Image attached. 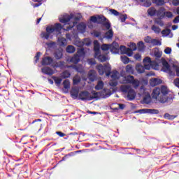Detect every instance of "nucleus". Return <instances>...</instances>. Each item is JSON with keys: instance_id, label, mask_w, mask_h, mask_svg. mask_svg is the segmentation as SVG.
<instances>
[{"instance_id": "f257e3e1", "label": "nucleus", "mask_w": 179, "mask_h": 179, "mask_svg": "<svg viewBox=\"0 0 179 179\" xmlns=\"http://www.w3.org/2000/svg\"><path fill=\"white\" fill-rule=\"evenodd\" d=\"M96 69L99 75H104V73L106 76H110V75L112 80L109 82L110 86L112 87H115V86L118 85L117 80L120 79V73H118L117 71H113L111 72V66H110L109 64H107L104 66L100 64L96 66Z\"/></svg>"}, {"instance_id": "f03ea898", "label": "nucleus", "mask_w": 179, "mask_h": 179, "mask_svg": "<svg viewBox=\"0 0 179 179\" xmlns=\"http://www.w3.org/2000/svg\"><path fill=\"white\" fill-rule=\"evenodd\" d=\"M82 17L80 14H77L76 15L73 14H71L70 15L68 14H65L64 15H61L59 17V20L61 23H64V26L63 27V30H71L72 27H75L76 24L78 23V20H80Z\"/></svg>"}, {"instance_id": "7ed1b4c3", "label": "nucleus", "mask_w": 179, "mask_h": 179, "mask_svg": "<svg viewBox=\"0 0 179 179\" xmlns=\"http://www.w3.org/2000/svg\"><path fill=\"white\" fill-rule=\"evenodd\" d=\"M144 66L142 64H136V71L138 73H143L145 69L148 71L152 69H158L159 65L156 62H152L150 57H145L143 61Z\"/></svg>"}, {"instance_id": "20e7f679", "label": "nucleus", "mask_w": 179, "mask_h": 179, "mask_svg": "<svg viewBox=\"0 0 179 179\" xmlns=\"http://www.w3.org/2000/svg\"><path fill=\"white\" fill-rule=\"evenodd\" d=\"M63 27L60 23H56L55 25L48 26L46 27V32H42L41 34V37L42 38H45V40H48V38H52V33L56 31V34H61V31Z\"/></svg>"}, {"instance_id": "39448f33", "label": "nucleus", "mask_w": 179, "mask_h": 179, "mask_svg": "<svg viewBox=\"0 0 179 179\" xmlns=\"http://www.w3.org/2000/svg\"><path fill=\"white\" fill-rule=\"evenodd\" d=\"M162 71H163V72L169 73V75H170L171 76H173V75H176V72L177 76H179V67L176 65H173L172 66H171L167 61H164L162 62Z\"/></svg>"}, {"instance_id": "423d86ee", "label": "nucleus", "mask_w": 179, "mask_h": 179, "mask_svg": "<svg viewBox=\"0 0 179 179\" xmlns=\"http://www.w3.org/2000/svg\"><path fill=\"white\" fill-rule=\"evenodd\" d=\"M120 83L123 85L130 83V85H132L134 89H136L137 87H139L141 83L137 79H135L133 76H122V80H120Z\"/></svg>"}, {"instance_id": "0eeeda50", "label": "nucleus", "mask_w": 179, "mask_h": 179, "mask_svg": "<svg viewBox=\"0 0 179 179\" xmlns=\"http://www.w3.org/2000/svg\"><path fill=\"white\" fill-rule=\"evenodd\" d=\"M120 90L123 93H127L128 100H134L135 97H136V92H135V90L132 89L131 85H122Z\"/></svg>"}, {"instance_id": "6e6552de", "label": "nucleus", "mask_w": 179, "mask_h": 179, "mask_svg": "<svg viewBox=\"0 0 179 179\" xmlns=\"http://www.w3.org/2000/svg\"><path fill=\"white\" fill-rule=\"evenodd\" d=\"M101 48L103 51L110 50L112 54H118L120 52V45L117 42H113L112 44H103Z\"/></svg>"}, {"instance_id": "1a4fd4ad", "label": "nucleus", "mask_w": 179, "mask_h": 179, "mask_svg": "<svg viewBox=\"0 0 179 179\" xmlns=\"http://www.w3.org/2000/svg\"><path fill=\"white\" fill-rule=\"evenodd\" d=\"M97 94H99V93L96 92V93L94 94V96H93V95H92L91 93H90L87 91L82 92L78 95V100H83V101H85V100H88V101L93 100V99H96V97H97L96 96Z\"/></svg>"}, {"instance_id": "9d476101", "label": "nucleus", "mask_w": 179, "mask_h": 179, "mask_svg": "<svg viewBox=\"0 0 179 179\" xmlns=\"http://www.w3.org/2000/svg\"><path fill=\"white\" fill-rule=\"evenodd\" d=\"M131 45H132L131 48H127L124 45L120 46V54H126L127 55H128V57H132V55H134L133 51H135V50H136V44L131 43Z\"/></svg>"}, {"instance_id": "9b49d317", "label": "nucleus", "mask_w": 179, "mask_h": 179, "mask_svg": "<svg viewBox=\"0 0 179 179\" xmlns=\"http://www.w3.org/2000/svg\"><path fill=\"white\" fill-rule=\"evenodd\" d=\"M160 90L162 98L159 99V101H160V103H166L169 98L166 94L169 93V89H167L166 86H162Z\"/></svg>"}, {"instance_id": "f8f14e48", "label": "nucleus", "mask_w": 179, "mask_h": 179, "mask_svg": "<svg viewBox=\"0 0 179 179\" xmlns=\"http://www.w3.org/2000/svg\"><path fill=\"white\" fill-rule=\"evenodd\" d=\"M135 113H139V114H159V110L156 109H140Z\"/></svg>"}, {"instance_id": "ddd939ff", "label": "nucleus", "mask_w": 179, "mask_h": 179, "mask_svg": "<svg viewBox=\"0 0 179 179\" xmlns=\"http://www.w3.org/2000/svg\"><path fill=\"white\" fill-rule=\"evenodd\" d=\"M152 98L156 99L159 101V99H163L162 96L161 90L159 87H156L152 91Z\"/></svg>"}, {"instance_id": "4468645a", "label": "nucleus", "mask_w": 179, "mask_h": 179, "mask_svg": "<svg viewBox=\"0 0 179 179\" xmlns=\"http://www.w3.org/2000/svg\"><path fill=\"white\" fill-rule=\"evenodd\" d=\"M70 94L73 99H79V88L76 87H73L70 92Z\"/></svg>"}, {"instance_id": "2eb2a0df", "label": "nucleus", "mask_w": 179, "mask_h": 179, "mask_svg": "<svg viewBox=\"0 0 179 179\" xmlns=\"http://www.w3.org/2000/svg\"><path fill=\"white\" fill-rule=\"evenodd\" d=\"M111 94H113L111 90L109 89H103L101 92V96L103 97V99H107V97H110Z\"/></svg>"}, {"instance_id": "dca6fc26", "label": "nucleus", "mask_w": 179, "mask_h": 179, "mask_svg": "<svg viewBox=\"0 0 179 179\" xmlns=\"http://www.w3.org/2000/svg\"><path fill=\"white\" fill-rule=\"evenodd\" d=\"M96 71L94 70H90L88 73V79L91 81V82H94V80H96Z\"/></svg>"}, {"instance_id": "f3484780", "label": "nucleus", "mask_w": 179, "mask_h": 179, "mask_svg": "<svg viewBox=\"0 0 179 179\" xmlns=\"http://www.w3.org/2000/svg\"><path fill=\"white\" fill-rule=\"evenodd\" d=\"M52 58L51 57H45L41 61L42 65H51L52 64Z\"/></svg>"}, {"instance_id": "a211bd4d", "label": "nucleus", "mask_w": 179, "mask_h": 179, "mask_svg": "<svg viewBox=\"0 0 179 179\" xmlns=\"http://www.w3.org/2000/svg\"><path fill=\"white\" fill-rule=\"evenodd\" d=\"M151 101H152V97L150 96V94L149 93L144 94L143 103L144 104H149Z\"/></svg>"}, {"instance_id": "6ab92c4d", "label": "nucleus", "mask_w": 179, "mask_h": 179, "mask_svg": "<svg viewBox=\"0 0 179 179\" xmlns=\"http://www.w3.org/2000/svg\"><path fill=\"white\" fill-rule=\"evenodd\" d=\"M42 73H44L45 75H54L55 71L50 67H44L42 69Z\"/></svg>"}, {"instance_id": "aec40b11", "label": "nucleus", "mask_w": 179, "mask_h": 179, "mask_svg": "<svg viewBox=\"0 0 179 179\" xmlns=\"http://www.w3.org/2000/svg\"><path fill=\"white\" fill-rule=\"evenodd\" d=\"M79 61H80V57L78 55H74L71 59H67V62H71L72 64H78Z\"/></svg>"}, {"instance_id": "412c9836", "label": "nucleus", "mask_w": 179, "mask_h": 179, "mask_svg": "<svg viewBox=\"0 0 179 179\" xmlns=\"http://www.w3.org/2000/svg\"><path fill=\"white\" fill-rule=\"evenodd\" d=\"M67 68H73V69H76V71L77 72H79L80 73H83V72H85V69H83V66H82V65L67 66Z\"/></svg>"}, {"instance_id": "4be33fe9", "label": "nucleus", "mask_w": 179, "mask_h": 179, "mask_svg": "<svg viewBox=\"0 0 179 179\" xmlns=\"http://www.w3.org/2000/svg\"><path fill=\"white\" fill-rule=\"evenodd\" d=\"M160 83H162V80L159 78H152L150 80V85L152 87L157 86V85H160Z\"/></svg>"}, {"instance_id": "5701e85b", "label": "nucleus", "mask_w": 179, "mask_h": 179, "mask_svg": "<svg viewBox=\"0 0 179 179\" xmlns=\"http://www.w3.org/2000/svg\"><path fill=\"white\" fill-rule=\"evenodd\" d=\"M162 34L163 37H169V38L173 37V33H171V30L170 29H164L162 31Z\"/></svg>"}, {"instance_id": "b1692460", "label": "nucleus", "mask_w": 179, "mask_h": 179, "mask_svg": "<svg viewBox=\"0 0 179 179\" xmlns=\"http://www.w3.org/2000/svg\"><path fill=\"white\" fill-rule=\"evenodd\" d=\"M164 8H160L158 10H157L156 16L159 17V19H163L164 17Z\"/></svg>"}, {"instance_id": "393cba45", "label": "nucleus", "mask_w": 179, "mask_h": 179, "mask_svg": "<svg viewBox=\"0 0 179 179\" xmlns=\"http://www.w3.org/2000/svg\"><path fill=\"white\" fill-rule=\"evenodd\" d=\"M77 29L81 33H85L86 31V24L81 22L77 26Z\"/></svg>"}, {"instance_id": "a878e982", "label": "nucleus", "mask_w": 179, "mask_h": 179, "mask_svg": "<svg viewBox=\"0 0 179 179\" xmlns=\"http://www.w3.org/2000/svg\"><path fill=\"white\" fill-rule=\"evenodd\" d=\"M95 58H96V59H98L100 62H106V61L108 59V57H107V56L101 55V53H99V55Z\"/></svg>"}, {"instance_id": "bb28decb", "label": "nucleus", "mask_w": 179, "mask_h": 179, "mask_svg": "<svg viewBox=\"0 0 179 179\" xmlns=\"http://www.w3.org/2000/svg\"><path fill=\"white\" fill-rule=\"evenodd\" d=\"M63 55H64L62 54V49L57 50L55 52V57L56 58V59H61Z\"/></svg>"}, {"instance_id": "cd10ccee", "label": "nucleus", "mask_w": 179, "mask_h": 179, "mask_svg": "<svg viewBox=\"0 0 179 179\" xmlns=\"http://www.w3.org/2000/svg\"><path fill=\"white\" fill-rule=\"evenodd\" d=\"M76 50V49L75 48V46L71 45H68L66 48V51L69 54H73V52H75Z\"/></svg>"}, {"instance_id": "c85d7f7f", "label": "nucleus", "mask_w": 179, "mask_h": 179, "mask_svg": "<svg viewBox=\"0 0 179 179\" xmlns=\"http://www.w3.org/2000/svg\"><path fill=\"white\" fill-rule=\"evenodd\" d=\"M157 10L155 7H150L148 10V13L150 16H156Z\"/></svg>"}, {"instance_id": "c756f323", "label": "nucleus", "mask_w": 179, "mask_h": 179, "mask_svg": "<svg viewBox=\"0 0 179 179\" xmlns=\"http://www.w3.org/2000/svg\"><path fill=\"white\" fill-rule=\"evenodd\" d=\"M63 87L66 90H69V89H71V82L69 81V80H65L63 82Z\"/></svg>"}, {"instance_id": "7c9ffc66", "label": "nucleus", "mask_w": 179, "mask_h": 179, "mask_svg": "<svg viewBox=\"0 0 179 179\" xmlns=\"http://www.w3.org/2000/svg\"><path fill=\"white\" fill-rule=\"evenodd\" d=\"M114 36V32L112 29H109L105 34L106 38H108V40H110V38H113Z\"/></svg>"}, {"instance_id": "2f4dec72", "label": "nucleus", "mask_w": 179, "mask_h": 179, "mask_svg": "<svg viewBox=\"0 0 179 179\" xmlns=\"http://www.w3.org/2000/svg\"><path fill=\"white\" fill-rule=\"evenodd\" d=\"M58 43L61 46H64V45H66L67 44L66 39L63 37L58 38Z\"/></svg>"}, {"instance_id": "473e14b6", "label": "nucleus", "mask_w": 179, "mask_h": 179, "mask_svg": "<svg viewBox=\"0 0 179 179\" xmlns=\"http://www.w3.org/2000/svg\"><path fill=\"white\" fill-rule=\"evenodd\" d=\"M104 87V83L101 80L98 81L97 85L95 86L96 90H101Z\"/></svg>"}, {"instance_id": "72a5a7b5", "label": "nucleus", "mask_w": 179, "mask_h": 179, "mask_svg": "<svg viewBox=\"0 0 179 179\" xmlns=\"http://www.w3.org/2000/svg\"><path fill=\"white\" fill-rule=\"evenodd\" d=\"M86 53L85 52V49L82 48L78 50L76 55H78L79 58L81 57H84Z\"/></svg>"}, {"instance_id": "f704fd0d", "label": "nucleus", "mask_w": 179, "mask_h": 179, "mask_svg": "<svg viewBox=\"0 0 179 179\" xmlns=\"http://www.w3.org/2000/svg\"><path fill=\"white\" fill-rule=\"evenodd\" d=\"M126 72H127V73L134 74V66H132V65H131V64H128V65L126 66Z\"/></svg>"}, {"instance_id": "c9c22d12", "label": "nucleus", "mask_w": 179, "mask_h": 179, "mask_svg": "<svg viewBox=\"0 0 179 179\" xmlns=\"http://www.w3.org/2000/svg\"><path fill=\"white\" fill-rule=\"evenodd\" d=\"M52 79L55 80V83L57 85V86H59V85H61V83L62 82V79L54 76L52 77Z\"/></svg>"}, {"instance_id": "e433bc0d", "label": "nucleus", "mask_w": 179, "mask_h": 179, "mask_svg": "<svg viewBox=\"0 0 179 179\" xmlns=\"http://www.w3.org/2000/svg\"><path fill=\"white\" fill-rule=\"evenodd\" d=\"M78 83H80V77L76 75L73 78V85H78Z\"/></svg>"}, {"instance_id": "4c0bfd02", "label": "nucleus", "mask_w": 179, "mask_h": 179, "mask_svg": "<svg viewBox=\"0 0 179 179\" xmlns=\"http://www.w3.org/2000/svg\"><path fill=\"white\" fill-rule=\"evenodd\" d=\"M94 57H97L99 55H100V45L94 46Z\"/></svg>"}, {"instance_id": "58836bf2", "label": "nucleus", "mask_w": 179, "mask_h": 179, "mask_svg": "<svg viewBox=\"0 0 179 179\" xmlns=\"http://www.w3.org/2000/svg\"><path fill=\"white\" fill-rule=\"evenodd\" d=\"M61 76L62 78H63V79L71 78V73H69V71H65L63 73H62Z\"/></svg>"}, {"instance_id": "ea45409f", "label": "nucleus", "mask_w": 179, "mask_h": 179, "mask_svg": "<svg viewBox=\"0 0 179 179\" xmlns=\"http://www.w3.org/2000/svg\"><path fill=\"white\" fill-rule=\"evenodd\" d=\"M74 45H76L77 47H83V41H80V39L77 38L74 41Z\"/></svg>"}, {"instance_id": "a19ab883", "label": "nucleus", "mask_w": 179, "mask_h": 179, "mask_svg": "<svg viewBox=\"0 0 179 179\" xmlns=\"http://www.w3.org/2000/svg\"><path fill=\"white\" fill-rule=\"evenodd\" d=\"M152 3H155L157 6L164 5V0H152Z\"/></svg>"}, {"instance_id": "79ce46f5", "label": "nucleus", "mask_w": 179, "mask_h": 179, "mask_svg": "<svg viewBox=\"0 0 179 179\" xmlns=\"http://www.w3.org/2000/svg\"><path fill=\"white\" fill-rule=\"evenodd\" d=\"M151 29L152 31H154L155 33H156V34H159V33H160V31H162V29H160V27H159L156 25H152Z\"/></svg>"}, {"instance_id": "37998d69", "label": "nucleus", "mask_w": 179, "mask_h": 179, "mask_svg": "<svg viewBox=\"0 0 179 179\" xmlns=\"http://www.w3.org/2000/svg\"><path fill=\"white\" fill-rule=\"evenodd\" d=\"M138 50L140 51H143V50H145V44L143 43V42L140 41L138 43Z\"/></svg>"}, {"instance_id": "c03bdc74", "label": "nucleus", "mask_w": 179, "mask_h": 179, "mask_svg": "<svg viewBox=\"0 0 179 179\" xmlns=\"http://www.w3.org/2000/svg\"><path fill=\"white\" fill-rule=\"evenodd\" d=\"M121 61L123 64H129V58L127 56H121Z\"/></svg>"}, {"instance_id": "a18cd8bd", "label": "nucleus", "mask_w": 179, "mask_h": 179, "mask_svg": "<svg viewBox=\"0 0 179 179\" xmlns=\"http://www.w3.org/2000/svg\"><path fill=\"white\" fill-rule=\"evenodd\" d=\"M153 52L155 57H157V58H160V57H162V52L159 51V49H155Z\"/></svg>"}, {"instance_id": "49530a36", "label": "nucleus", "mask_w": 179, "mask_h": 179, "mask_svg": "<svg viewBox=\"0 0 179 179\" xmlns=\"http://www.w3.org/2000/svg\"><path fill=\"white\" fill-rule=\"evenodd\" d=\"M151 44H152V45H162V41L157 39H152Z\"/></svg>"}, {"instance_id": "de8ad7c7", "label": "nucleus", "mask_w": 179, "mask_h": 179, "mask_svg": "<svg viewBox=\"0 0 179 179\" xmlns=\"http://www.w3.org/2000/svg\"><path fill=\"white\" fill-rule=\"evenodd\" d=\"M83 45H87L89 46L90 44H92V42H90V39L89 38H85L83 41Z\"/></svg>"}, {"instance_id": "09e8293b", "label": "nucleus", "mask_w": 179, "mask_h": 179, "mask_svg": "<svg viewBox=\"0 0 179 179\" xmlns=\"http://www.w3.org/2000/svg\"><path fill=\"white\" fill-rule=\"evenodd\" d=\"M139 2H144L143 6H146V8H149L150 5H152V3L148 2L145 0H138Z\"/></svg>"}, {"instance_id": "8fccbe9b", "label": "nucleus", "mask_w": 179, "mask_h": 179, "mask_svg": "<svg viewBox=\"0 0 179 179\" xmlns=\"http://www.w3.org/2000/svg\"><path fill=\"white\" fill-rule=\"evenodd\" d=\"M164 16H166V17L171 18L173 17V13L166 11L164 13Z\"/></svg>"}, {"instance_id": "3c124183", "label": "nucleus", "mask_w": 179, "mask_h": 179, "mask_svg": "<svg viewBox=\"0 0 179 179\" xmlns=\"http://www.w3.org/2000/svg\"><path fill=\"white\" fill-rule=\"evenodd\" d=\"M164 118H166V120H174V117L173 115H171L169 113H166L164 115Z\"/></svg>"}, {"instance_id": "603ef678", "label": "nucleus", "mask_w": 179, "mask_h": 179, "mask_svg": "<svg viewBox=\"0 0 179 179\" xmlns=\"http://www.w3.org/2000/svg\"><path fill=\"white\" fill-rule=\"evenodd\" d=\"M127 17H128L127 16V14L122 15L120 16V20H121V22H125V20H127Z\"/></svg>"}, {"instance_id": "864d4df0", "label": "nucleus", "mask_w": 179, "mask_h": 179, "mask_svg": "<svg viewBox=\"0 0 179 179\" xmlns=\"http://www.w3.org/2000/svg\"><path fill=\"white\" fill-rule=\"evenodd\" d=\"M145 43H148L149 44H152V38L150 36H147L144 38Z\"/></svg>"}, {"instance_id": "5fc2aeb1", "label": "nucleus", "mask_w": 179, "mask_h": 179, "mask_svg": "<svg viewBox=\"0 0 179 179\" xmlns=\"http://www.w3.org/2000/svg\"><path fill=\"white\" fill-rule=\"evenodd\" d=\"M87 62H88L89 65H95L96 60H94V59H87Z\"/></svg>"}, {"instance_id": "6e6d98bb", "label": "nucleus", "mask_w": 179, "mask_h": 179, "mask_svg": "<svg viewBox=\"0 0 179 179\" xmlns=\"http://www.w3.org/2000/svg\"><path fill=\"white\" fill-rule=\"evenodd\" d=\"M110 13H112V15H114L115 16H118V15H120V13L114 9H110Z\"/></svg>"}, {"instance_id": "4d7b16f0", "label": "nucleus", "mask_w": 179, "mask_h": 179, "mask_svg": "<svg viewBox=\"0 0 179 179\" xmlns=\"http://www.w3.org/2000/svg\"><path fill=\"white\" fill-rule=\"evenodd\" d=\"M103 26L107 29V30H110V27H111V24L110 22H106L103 24Z\"/></svg>"}, {"instance_id": "13d9d810", "label": "nucleus", "mask_w": 179, "mask_h": 179, "mask_svg": "<svg viewBox=\"0 0 179 179\" xmlns=\"http://www.w3.org/2000/svg\"><path fill=\"white\" fill-rule=\"evenodd\" d=\"M40 55H41V53L40 52H38L36 55L35 56V62L36 64H37V61H38V59H40Z\"/></svg>"}, {"instance_id": "bf43d9fd", "label": "nucleus", "mask_w": 179, "mask_h": 179, "mask_svg": "<svg viewBox=\"0 0 179 179\" xmlns=\"http://www.w3.org/2000/svg\"><path fill=\"white\" fill-rule=\"evenodd\" d=\"M172 5L173 6H179V0H172Z\"/></svg>"}, {"instance_id": "052dcab7", "label": "nucleus", "mask_w": 179, "mask_h": 179, "mask_svg": "<svg viewBox=\"0 0 179 179\" xmlns=\"http://www.w3.org/2000/svg\"><path fill=\"white\" fill-rule=\"evenodd\" d=\"M165 54H171V48H166L164 50Z\"/></svg>"}, {"instance_id": "680f3d73", "label": "nucleus", "mask_w": 179, "mask_h": 179, "mask_svg": "<svg viewBox=\"0 0 179 179\" xmlns=\"http://www.w3.org/2000/svg\"><path fill=\"white\" fill-rule=\"evenodd\" d=\"M134 58L135 59H136L137 61H141V56L140 54H136L134 55Z\"/></svg>"}, {"instance_id": "e2e57ef3", "label": "nucleus", "mask_w": 179, "mask_h": 179, "mask_svg": "<svg viewBox=\"0 0 179 179\" xmlns=\"http://www.w3.org/2000/svg\"><path fill=\"white\" fill-rule=\"evenodd\" d=\"M94 36L95 37H100V36H101V33L97 31H94Z\"/></svg>"}, {"instance_id": "0e129e2a", "label": "nucleus", "mask_w": 179, "mask_h": 179, "mask_svg": "<svg viewBox=\"0 0 179 179\" xmlns=\"http://www.w3.org/2000/svg\"><path fill=\"white\" fill-rule=\"evenodd\" d=\"M57 135H59L60 138H64L65 136V134L61 132V131H57L56 132Z\"/></svg>"}, {"instance_id": "69168bd1", "label": "nucleus", "mask_w": 179, "mask_h": 179, "mask_svg": "<svg viewBox=\"0 0 179 179\" xmlns=\"http://www.w3.org/2000/svg\"><path fill=\"white\" fill-rule=\"evenodd\" d=\"M90 20H91V22H93L94 23H96V22H97V17H94V16H92V17H90Z\"/></svg>"}, {"instance_id": "338daca9", "label": "nucleus", "mask_w": 179, "mask_h": 179, "mask_svg": "<svg viewBox=\"0 0 179 179\" xmlns=\"http://www.w3.org/2000/svg\"><path fill=\"white\" fill-rule=\"evenodd\" d=\"M48 45V47H54V45H55V42H51V43H49L47 44Z\"/></svg>"}, {"instance_id": "774afa93", "label": "nucleus", "mask_w": 179, "mask_h": 179, "mask_svg": "<svg viewBox=\"0 0 179 179\" xmlns=\"http://www.w3.org/2000/svg\"><path fill=\"white\" fill-rule=\"evenodd\" d=\"M48 45V47H54V45H55V42H51V43H49L47 44Z\"/></svg>"}]
</instances>
